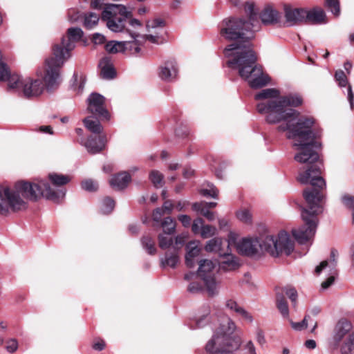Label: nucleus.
Here are the masks:
<instances>
[{
	"label": "nucleus",
	"instance_id": "nucleus-46",
	"mask_svg": "<svg viewBox=\"0 0 354 354\" xmlns=\"http://www.w3.org/2000/svg\"><path fill=\"white\" fill-rule=\"evenodd\" d=\"M187 238L188 234L187 233H183L181 234L178 235L175 238V244L174 245H173L171 248L178 250L183 246Z\"/></svg>",
	"mask_w": 354,
	"mask_h": 354
},
{
	"label": "nucleus",
	"instance_id": "nucleus-11",
	"mask_svg": "<svg viewBox=\"0 0 354 354\" xmlns=\"http://www.w3.org/2000/svg\"><path fill=\"white\" fill-rule=\"evenodd\" d=\"M166 26L165 21L160 17L149 19L146 21L147 34L143 35L147 41L152 44H160L163 41L162 32Z\"/></svg>",
	"mask_w": 354,
	"mask_h": 354
},
{
	"label": "nucleus",
	"instance_id": "nucleus-17",
	"mask_svg": "<svg viewBox=\"0 0 354 354\" xmlns=\"http://www.w3.org/2000/svg\"><path fill=\"white\" fill-rule=\"evenodd\" d=\"M99 68L100 75L103 79L111 80L116 75L111 59L109 57H104L100 61Z\"/></svg>",
	"mask_w": 354,
	"mask_h": 354
},
{
	"label": "nucleus",
	"instance_id": "nucleus-51",
	"mask_svg": "<svg viewBox=\"0 0 354 354\" xmlns=\"http://www.w3.org/2000/svg\"><path fill=\"white\" fill-rule=\"evenodd\" d=\"M209 311L205 315H203L201 317L196 320V326L194 328H200L205 326L209 322L208 317Z\"/></svg>",
	"mask_w": 354,
	"mask_h": 354
},
{
	"label": "nucleus",
	"instance_id": "nucleus-14",
	"mask_svg": "<svg viewBox=\"0 0 354 354\" xmlns=\"http://www.w3.org/2000/svg\"><path fill=\"white\" fill-rule=\"evenodd\" d=\"M178 67L174 59H169L162 64L158 68V77L163 81H174L178 76Z\"/></svg>",
	"mask_w": 354,
	"mask_h": 354
},
{
	"label": "nucleus",
	"instance_id": "nucleus-63",
	"mask_svg": "<svg viewBox=\"0 0 354 354\" xmlns=\"http://www.w3.org/2000/svg\"><path fill=\"white\" fill-rule=\"evenodd\" d=\"M257 341L260 344H263L265 342V337L262 330L258 329L256 333Z\"/></svg>",
	"mask_w": 354,
	"mask_h": 354
},
{
	"label": "nucleus",
	"instance_id": "nucleus-41",
	"mask_svg": "<svg viewBox=\"0 0 354 354\" xmlns=\"http://www.w3.org/2000/svg\"><path fill=\"white\" fill-rule=\"evenodd\" d=\"M238 219L245 223H250L252 215L248 209H242L236 212Z\"/></svg>",
	"mask_w": 354,
	"mask_h": 354
},
{
	"label": "nucleus",
	"instance_id": "nucleus-4",
	"mask_svg": "<svg viewBox=\"0 0 354 354\" xmlns=\"http://www.w3.org/2000/svg\"><path fill=\"white\" fill-rule=\"evenodd\" d=\"M235 244L240 254L252 257H259L264 252L272 257L283 253L289 255L294 249V242L284 231L280 232L277 238L265 233L254 238H244Z\"/></svg>",
	"mask_w": 354,
	"mask_h": 354
},
{
	"label": "nucleus",
	"instance_id": "nucleus-52",
	"mask_svg": "<svg viewBox=\"0 0 354 354\" xmlns=\"http://www.w3.org/2000/svg\"><path fill=\"white\" fill-rule=\"evenodd\" d=\"M6 350L9 353H14L18 348V342L16 339H10L6 342Z\"/></svg>",
	"mask_w": 354,
	"mask_h": 354
},
{
	"label": "nucleus",
	"instance_id": "nucleus-62",
	"mask_svg": "<svg viewBox=\"0 0 354 354\" xmlns=\"http://www.w3.org/2000/svg\"><path fill=\"white\" fill-rule=\"evenodd\" d=\"M173 207H174V205L171 203V202L170 201H166L164 203V204L161 208L163 209V210L165 213L171 214V211L173 209Z\"/></svg>",
	"mask_w": 354,
	"mask_h": 354
},
{
	"label": "nucleus",
	"instance_id": "nucleus-42",
	"mask_svg": "<svg viewBox=\"0 0 354 354\" xmlns=\"http://www.w3.org/2000/svg\"><path fill=\"white\" fill-rule=\"evenodd\" d=\"M341 200L344 205L352 209L353 222L354 223V197L348 194H344L342 196Z\"/></svg>",
	"mask_w": 354,
	"mask_h": 354
},
{
	"label": "nucleus",
	"instance_id": "nucleus-33",
	"mask_svg": "<svg viewBox=\"0 0 354 354\" xmlns=\"http://www.w3.org/2000/svg\"><path fill=\"white\" fill-rule=\"evenodd\" d=\"M170 235L161 233L158 236V245L162 250H166L172 245L174 241Z\"/></svg>",
	"mask_w": 354,
	"mask_h": 354
},
{
	"label": "nucleus",
	"instance_id": "nucleus-48",
	"mask_svg": "<svg viewBox=\"0 0 354 354\" xmlns=\"http://www.w3.org/2000/svg\"><path fill=\"white\" fill-rule=\"evenodd\" d=\"M335 78L337 82H338L339 85L341 87H344L347 84V78L346 75L343 71H336L335 74Z\"/></svg>",
	"mask_w": 354,
	"mask_h": 354
},
{
	"label": "nucleus",
	"instance_id": "nucleus-8",
	"mask_svg": "<svg viewBox=\"0 0 354 354\" xmlns=\"http://www.w3.org/2000/svg\"><path fill=\"white\" fill-rule=\"evenodd\" d=\"M131 28H127V37L129 39L123 41L124 42L125 53L131 55H137L141 50V46L147 41L143 35L138 32L142 24L140 21L136 19H131L129 22Z\"/></svg>",
	"mask_w": 354,
	"mask_h": 354
},
{
	"label": "nucleus",
	"instance_id": "nucleus-61",
	"mask_svg": "<svg viewBox=\"0 0 354 354\" xmlns=\"http://www.w3.org/2000/svg\"><path fill=\"white\" fill-rule=\"evenodd\" d=\"M82 15L79 12H76L75 10H71L68 12V19L71 22H75L80 20Z\"/></svg>",
	"mask_w": 354,
	"mask_h": 354
},
{
	"label": "nucleus",
	"instance_id": "nucleus-45",
	"mask_svg": "<svg viewBox=\"0 0 354 354\" xmlns=\"http://www.w3.org/2000/svg\"><path fill=\"white\" fill-rule=\"evenodd\" d=\"M81 185L83 189L88 192L96 191L98 188L97 183L91 179L82 181Z\"/></svg>",
	"mask_w": 354,
	"mask_h": 354
},
{
	"label": "nucleus",
	"instance_id": "nucleus-34",
	"mask_svg": "<svg viewBox=\"0 0 354 354\" xmlns=\"http://www.w3.org/2000/svg\"><path fill=\"white\" fill-rule=\"evenodd\" d=\"M114 207V201L110 197H106L101 202L100 211L104 214H108L113 211Z\"/></svg>",
	"mask_w": 354,
	"mask_h": 354
},
{
	"label": "nucleus",
	"instance_id": "nucleus-55",
	"mask_svg": "<svg viewBox=\"0 0 354 354\" xmlns=\"http://www.w3.org/2000/svg\"><path fill=\"white\" fill-rule=\"evenodd\" d=\"M330 274L332 275L330 276L326 280L323 281L322 283V288L323 289H326L328 287H330L333 283V282L335 281V275L336 274H333V270L332 269H330Z\"/></svg>",
	"mask_w": 354,
	"mask_h": 354
},
{
	"label": "nucleus",
	"instance_id": "nucleus-23",
	"mask_svg": "<svg viewBox=\"0 0 354 354\" xmlns=\"http://www.w3.org/2000/svg\"><path fill=\"white\" fill-rule=\"evenodd\" d=\"M338 252L335 249H333L330 252V263H328L327 261H322L319 266H317L315 268V272L317 274H319L322 270L326 267H329L330 269L333 270V274H337V270L335 269V267L337 266V259L338 257Z\"/></svg>",
	"mask_w": 354,
	"mask_h": 354
},
{
	"label": "nucleus",
	"instance_id": "nucleus-13",
	"mask_svg": "<svg viewBox=\"0 0 354 354\" xmlns=\"http://www.w3.org/2000/svg\"><path fill=\"white\" fill-rule=\"evenodd\" d=\"M78 142L85 147L89 153L96 154L105 149L107 138L106 135H100L98 136H90L86 140L82 138Z\"/></svg>",
	"mask_w": 354,
	"mask_h": 354
},
{
	"label": "nucleus",
	"instance_id": "nucleus-26",
	"mask_svg": "<svg viewBox=\"0 0 354 354\" xmlns=\"http://www.w3.org/2000/svg\"><path fill=\"white\" fill-rule=\"evenodd\" d=\"M279 12L271 7L266 8L261 15V21L264 24H275L279 21Z\"/></svg>",
	"mask_w": 354,
	"mask_h": 354
},
{
	"label": "nucleus",
	"instance_id": "nucleus-50",
	"mask_svg": "<svg viewBox=\"0 0 354 354\" xmlns=\"http://www.w3.org/2000/svg\"><path fill=\"white\" fill-rule=\"evenodd\" d=\"M204 225V221L202 218L195 219L192 225V230L194 234H201L202 226Z\"/></svg>",
	"mask_w": 354,
	"mask_h": 354
},
{
	"label": "nucleus",
	"instance_id": "nucleus-49",
	"mask_svg": "<svg viewBox=\"0 0 354 354\" xmlns=\"http://www.w3.org/2000/svg\"><path fill=\"white\" fill-rule=\"evenodd\" d=\"M217 203H215V202H205V201H202V202H200V203H194L193 205H192V209H201V207H205L206 209H212V208H214L216 206Z\"/></svg>",
	"mask_w": 354,
	"mask_h": 354
},
{
	"label": "nucleus",
	"instance_id": "nucleus-44",
	"mask_svg": "<svg viewBox=\"0 0 354 354\" xmlns=\"http://www.w3.org/2000/svg\"><path fill=\"white\" fill-rule=\"evenodd\" d=\"M309 319H310V315H306L304 317V319L300 322H294L290 319H289V321L290 322V324H291L292 328H294L296 330H301L307 327L308 322Z\"/></svg>",
	"mask_w": 354,
	"mask_h": 354
},
{
	"label": "nucleus",
	"instance_id": "nucleus-15",
	"mask_svg": "<svg viewBox=\"0 0 354 354\" xmlns=\"http://www.w3.org/2000/svg\"><path fill=\"white\" fill-rule=\"evenodd\" d=\"M22 88L24 95L27 97H37L41 94L44 89V86L40 80L26 77L23 80Z\"/></svg>",
	"mask_w": 354,
	"mask_h": 354
},
{
	"label": "nucleus",
	"instance_id": "nucleus-3",
	"mask_svg": "<svg viewBox=\"0 0 354 354\" xmlns=\"http://www.w3.org/2000/svg\"><path fill=\"white\" fill-rule=\"evenodd\" d=\"M48 180L55 187H52L46 180L37 182L21 180L12 187L0 186V211L7 212L11 208L14 212L26 209L27 201H37L41 197L55 203H59L65 196V189L62 187L70 182L68 176L52 173Z\"/></svg>",
	"mask_w": 354,
	"mask_h": 354
},
{
	"label": "nucleus",
	"instance_id": "nucleus-39",
	"mask_svg": "<svg viewBox=\"0 0 354 354\" xmlns=\"http://www.w3.org/2000/svg\"><path fill=\"white\" fill-rule=\"evenodd\" d=\"M326 6L334 15L339 16L340 8L338 0H326Z\"/></svg>",
	"mask_w": 354,
	"mask_h": 354
},
{
	"label": "nucleus",
	"instance_id": "nucleus-36",
	"mask_svg": "<svg viewBox=\"0 0 354 354\" xmlns=\"http://www.w3.org/2000/svg\"><path fill=\"white\" fill-rule=\"evenodd\" d=\"M149 178L152 183V184L156 187H159L162 186V182H163V175L161 174L159 171L157 170H152L149 173Z\"/></svg>",
	"mask_w": 354,
	"mask_h": 354
},
{
	"label": "nucleus",
	"instance_id": "nucleus-5",
	"mask_svg": "<svg viewBox=\"0 0 354 354\" xmlns=\"http://www.w3.org/2000/svg\"><path fill=\"white\" fill-rule=\"evenodd\" d=\"M83 36L80 28H70L67 36L63 37L59 44L53 47L52 56L46 61V69L44 77L47 90L51 91L60 82V70L64 63L71 57V52L75 48V43Z\"/></svg>",
	"mask_w": 354,
	"mask_h": 354
},
{
	"label": "nucleus",
	"instance_id": "nucleus-6",
	"mask_svg": "<svg viewBox=\"0 0 354 354\" xmlns=\"http://www.w3.org/2000/svg\"><path fill=\"white\" fill-rule=\"evenodd\" d=\"M236 329L235 323L230 318L226 324H221L207 342L205 350L207 354H234L241 343L238 336H232Z\"/></svg>",
	"mask_w": 354,
	"mask_h": 354
},
{
	"label": "nucleus",
	"instance_id": "nucleus-57",
	"mask_svg": "<svg viewBox=\"0 0 354 354\" xmlns=\"http://www.w3.org/2000/svg\"><path fill=\"white\" fill-rule=\"evenodd\" d=\"M92 41L95 44H102L105 42V37L100 33H95L93 35Z\"/></svg>",
	"mask_w": 354,
	"mask_h": 354
},
{
	"label": "nucleus",
	"instance_id": "nucleus-12",
	"mask_svg": "<svg viewBox=\"0 0 354 354\" xmlns=\"http://www.w3.org/2000/svg\"><path fill=\"white\" fill-rule=\"evenodd\" d=\"M236 236L234 233H230L228 240H223L221 238H214L208 241L205 246V249L209 252H216L218 254L223 255L226 250H230V246L236 243Z\"/></svg>",
	"mask_w": 354,
	"mask_h": 354
},
{
	"label": "nucleus",
	"instance_id": "nucleus-18",
	"mask_svg": "<svg viewBox=\"0 0 354 354\" xmlns=\"http://www.w3.org/2000/svg\"><path fill=\"white\" fill-rule=\"evenodd\" d=\"M130 181V174L124 171L113 176L109 180V183L114 189L121 190L126 188Z\"/></svg>",
	"mask_w": 354,
	"mask_h": 354
},
{
	"label": "nucleus",
	"instance_id": "nucleus-58",
	"mask_svg": "<svg viewBox=\"0 0 354 354\" xmlns=\"http://www.w3.org/2000/svg\"><path fill=\"white\" fill-rule=\"evenodd\" d=\"M9 76V71L7 66L4 64H0V80L3 81L7 80Z\"/></svg>",
	"mask_w": 354,
	"mask_h": 354
},
{
	"label": "nucleus",
	"instance_id": "nucleus-60",
	"mask_svg": "<svg viewBox=\"0 0 354 354\" xmlns=\"http://www.w3.org/2000/svg\"><path fill=\"white\" fill-rule=\"evenodd\" d=\"M243 348L246 351L247 354H257L255 346L251 340L248 341L243 346Z\"/></svg>",
	"mask_w": 354,
	"mask_h": 354
},
{
	"label": "nucleus",
	"instance_id": "nucleus-10",
	"mask_svg": "<svg viewBox=\"0 0 354 354\" xmlns=\"http://www.w3.org/2000/svg\"><path fill=\"white\" fill-rule=\"evenodd\" d=\"M87 110L100 120L109 121L111 115L105 106V97L97 93H91L87 99Z\"/></svg>",
	"mask_w": 354,
	"mask_h": 354
},
{
	"label": "nucleus",
	"instance_id": "nucleus-54",
	"mask_svg": "<svg viewBox=\"0 0 354 354\" xmlns=\"http://www.w3.org/2000/svg\"><path fill=\"white\" fill-rule=\"evenodd\" d=\"M178 219L185 227H188L191 225V217L188 215L180 214L178 216Z\"/></svg>",
	"mask_w": 354,
	"mask_h": 354
},
{
	"label": "nucleus",
	"instance_id": "nucleus-38",
	"mask_svg": "<svg viewBox=\"0 0 354 354\" xmlns=\"http://www.w3.org/2000/svg\"><path fill=\"white\" fill-rule=\"evenodd\" d=\"M207 187V188L202 189L200 191L201 194L204 196H209L214 198H216L218 194V189L213 184L208 183Z\"/></svg>",
	"mask_w": 354,
	"mask_h": 354
},
{
	"label": "nucleus",
	"instance_id": "nucleus-28",
	"mask_svg": "<svg viewBox=\"0 0 354 354\" xmlns=\"http://www.w3.org/2000/svg\"><path fill=\"white\" fill-rule=\"evenodd\" d=\"M276 304L277 309L284 319H289V308L287 301L283 294L277 293Z\"/></svg>",
	"mask_w": 354,
	"mask_h": 354
},
{
	"label": "nucleus",
	"instance_id": "nucleus-37",
	"mask_svg": "<svg viewBox=\"0 0 354 354\" xmlns=\"http://www.w3.org/2000/svg\"><path fill=\"white\" fill-rule=\"evenodd\" d=\"M72 81V88L78 93H81L83 91L85 84L84 77L81 76L80 80H78L77 75L74 73Z\"/></svg>",
	"mask_w": 354,
	"mask_h": 354
},
{
	"label": "nucleus",
	"instance_id": "nucleus-47",
	"mask_svg": "<svg viewBox=\"0 0 354 354\" xmlns=\"http://www.w3.org/2000/svg\"><path fill=\"white\" fill-rule=\"evenodd\" d=\"M283 292L286 293V295L289 297L290 301L292 303L293 307L296 306L297 304V299L298 297V294L295 288H286L283 290Z\"/></svg>",
	"mask_w": 354,
	"mask_h": 354
},
{
	"label": "nucleus",
	"instance_id": "nucleus-31",
	"mask_svg": "<svg viewBox=\"0 0 354 354\" xmlns=\"http://www.w3.org/2000/svg\"><path fill=\"white\" fill-rule=\"evenodd\" d=\"M83 25L86 29L93 28L99 21V16L94 12H89L84 15Z\"/></svg>",
	"mask_w": 354,
	"mask_h": 354
},
{
	"label": "nucleus",
	"instance_id": "nucleus-64",
	"mask_svg": "<svg viewBox=\"0 0 354 354\" xmlns=\"http://www.w3.org/2000/svg\"><path fill=\"white\" fill-rule=\"evenodd\" d=\"M104 347L105 343L102 340L98 341L93 345V349L96 351H102L104 348Z\"/></svg>",
	"mask_w": 354,
	"mask_h": 354
},
{
	"label": "nucleus",
	"instance_id": "nucleus-7",
	"mask_svg": "<svg viewBox=\"0 0 354 354\" xmlns=\"http://www.w3.org/2000/svg\"><path fill=\"white\" fill-rule=\"evenodd\" d=\"M132 17V12L126 6L121 4H109L102 13V19L106 23L107 28L114 32L127 34V28H131L129 25Z\"/></svg>",
	"mask_w": 354,
	"mask_h": 354
},
{
	"label": "nucleus",
	"instance_id": "nucleus-24",
	"mask_svg": "<svg viewBox=\"0 0 354 354\" xmlns=\"http://www.w3.org/2000/svg\"><path fill=\"white\" fill-rule=\"evenodd\" d=\"M100 120L97 117L95 118L93 115L84 118L83 122L86 128L91 133L100 134L103 131V127L100 124Z\"/></svg>",
	"mask_w": 354,
	"mask_h": 354
},
{
	"label": "nucleus",
	"instance_id": "nucleus-9",
	"mask_svg": "<svg viewBox=\"0 0 354 354\" xmlns=\"http://www.w3.org/2000/svg\"><path fill=\"white\" fill-rule=\"evenodd\" d=\"M215 268L216 263L211 260L203 259L199 261L198 274L203 279L210 296H214L218 292V284L212 274Z\"/></svg>",
	"mask_w": 354,
	"mask_h": 354
},
{
	"label": "nucleus",
	"instance_id": "nucleus-27",
	"mask_svg": "<svg viewBox=\"0 0 354 354\" xmlns=\"http://www.w3.org/2000/svg\"><path fill=\"white\" fill-rule=\"evenodd\" d=\"M194 244L190 242L187 246L188 251L185 256V263L189 268H193L195 266L194 259L199 255L201 250L197 245H194Z\"/></svg>",
	"mask_w": 354,
	"mask_h": 354
},
{
	"label": "nucleus",
	"instance_id": "nucleus-59",
	"mask_svg": "<svg viewBox=\"0 0 354 354\" xmlns=\"http://www.w3.org/2000/svg\"><path fill=\"white\" fill-rule=\"evenodd\" d=\"M202 289V286L198 282H192L188 286V291L192 293L198 292Z\"/></svg>",
	"mask_w": 354,
	"mask_h": 354
},
{
	"label": "nucleus",
	"instance_id": "nucleus-16",
	"mask_svg": "<svg viewBox=\"0 0 354 354\" xmlns=\"http://www.w3.org/2000/svg\"><path fill=\"white\" fill-rule=\"evenodd\" d=\"M285 17L289 26L306 22V10L302 8H285Z\"/></svg>",
	"mask_w": 354,
	"mask_h": 354
},
{
	"label": "nucleus",
	"instance_id": "nucleus-1",
	"mask_svg": "<svg viewBox=\"0 0 354 354\" xmlns=\"http://www.w3.org/2000/svg\"><path fill=\"white\" fill-rule=\"evenodd\" d=\"M257 100H261L257 105L259 113L266 115L269 124H279L277 130L286 132V138L292 140V146L297 152L294 159L305 167L300 169L297 180L301 184L310 183L313 188L304 190L306 207H301V216L304 225L292 232L295 239L305 244L315 234L318 225L317 216L322 212V201L324 197L321 190L326 183L321 177L322 162L315 149L320 144L315 140L316 134L313 129L315 120L311 117L301 116L292 109L303 102L302 97L297 93L280 96L276 88H266L255 95Z\"/></svg>",
	"mask_w": 354,
	"mask_h": 354
},
{
	"label": "nucleus",
	"instance_id": "nucleus-25",
	"mask_svg": "<svg viewBox=\"0 0 354 354\" xmlns=\"http://www.w3.org/2000/svg\"><path fill=\"white\" fill-rule=\"evenodd\" d=\"M325 13L322 8H315L310 10H306V22L312 24H320L324 21Z\"/></svg>",
	"mask_w": 354,
	"mask_h": 354
},
{
	"label": "nucleus",
	"instance_id": "nucleus-35",
	"mask_svg": "<svg viewBox=\"0 0 354 354\" xmlns=\"http://www.w3.org/2000/svg\"><path fill=\"white\" fill-rule=\"evenodd\" d=\"M342 354H354V331L351 333L342 348Z\"/></svg>",
	"mask_w": 354,
	"mask_h": 354
},
{
	"label": "nucleus",
	"instance_id": "nucleus-21",
	"mask_svg": "<svg viewBox=\"0 0 354 354\" xmlns=\"http://www.w3.org/2000/svg\"><path fill=\"white\" fill-rule=\"evenodd\" d=\"M179 262L178 252L176 250L171 248L168 250L165 255V257L160 259V263L162 268L169 266L175 268Z\"/></svg>",
	"mask_w": 354,
	"mask_h": 354
},
{
	"label": "nucleus",
	"instance_id": "nucleus-40",
	"mask_svg": "<svg viewBox=\"0 0 354 354\" xmlns=\"http://www.w3.org/2000/svg\"><path fill=\"white\" fill-rule=\"evenodd\" d=\"M216 229L210 225H204L202 226L201 236L203 239H207L213 236L216 234Z\"/></svg>",
	"mask_w": 354,
	"mask_h": 354
},
{
	"label": "nucleus",
	"instance_id": "nucleus-53",
	"mask_svg": "<svg viewBox=\"0 0 354 354\" xmlns=\"http://www.w3.org/2000/svg\"><path fill=\"white\" fill-rule=\"evenodd\" d=\"M201 209H194L196 212H200L202 215H203L209 221H213L215 218L214 214L212 212H210L208 209H206L204 207H201Z\"/></svg>",
	"mask_w": 354,
	"mask_h": 354
},
{
	"label": "nucleus",
	"instance_id": "nucleus-32",
	"mask_svg": "<svg viewBox=\"0 0 354 354\" xmlns=\"http://www.w3.org/2000/svg\"><path fill=\"white\" fill-rule=\"evenodd\" d=\"M163 233L173 234L176 232V221L171 217H166L161 223Z\"/></svg>",
	"mask_w": 354,
	"mask_h": 354
},
{
	"label": "nucleus",
	"instance_id": "nucleus-22",
	"mask_svg": "<svg viewBox=\"0 0 354 354\" xmlns=\"http://www.w3.org/2000/svg\"><path fill=\"white\" fill-rule=\"evenodd\" d=\"M226 307L235 312L238 315L241 316L243 319H245L249 322H252V316L246 310L240 306L235 301L232 299H228L225 304Z\"/></svg>",
	"mask_w": 354,
	"mask_h": 354
},
{
	"label": "nucleus",
	"instance_id": "nucleus-2",
	"mask_svg": "<svg viewBox=\"0 0 354 354\" xmlns=\"http://www.w3.org/2000/svg\"><path fill=\"white\" fill-rule=\"evenodd\" d=\"M245 10L249 16L248 21L234 17L225 19L219 25L220 34L224 39L234 41L223 50L227 58V66L236 70L250 87L258 88L268 84L270 78L257 64V56L249 41L253 32L259 28L258 12L250 2L245 3Z\"/></svg>",
	"mask_w": 354,
	"mask_h": 354
},
{
	"label": "nucleus",
	"instance_id": "nucleus-29",
	"mask_svg": "<svg viewBox=\"0 0 354 354\" xmlns=\"http://www.w3.org/2000/svg\"><path fill=\"white\" fill-rule=\"evenodd\" d=\"M142 248L149 254L153 255L156 253L155 241L149 234L144 235L141 239Z\"/></svg>",
	"mask_w": 354,
	"mask_h": 354
},
{
	"label": "nucleus",
	"instance_id": "nucleus-20",
	"mask_svg": "<svg viewBox=\"0 0 354 354\" xmlns=\"http://www.w3.org/2000/svg\"><path fill=\"white\" fill-rule=\"evenodd\" d=\"M351 329V324L346 319L340 320L336 324L334 329L333 341L336 345H338L344 336Z\"/></svg>",
	"mask_w": 354,
	"mask_h": 354
},
{
	"label": "nucleus",
	"instance_id": "nucleus-19",
	"mask_svg": "<svg viewBox=\"0 0 354 354\" xmlns=\"http://www.w3.org/2000/svg\"><path fill=\"white\" fill-rule=\"evenodd\" d=\"M221 259L219 261L220 268L222 270L230 271L239 268V264L236 258L231 254L230 249L224 252L223 255H220Z\"/></svg>",
	"mask_w": 354,
	"mask_h": 354
},
{
	"label": "nucleus",
	"instance_id": "nucleus-43",
	"mask_svg": "<svg viewBox=\"0 0 354 354\" xmlns=\"http://www.w3.org/2000/svg\"><path fill=\"white\" fill-rule=\"evenodd\" d=\"M8 86L10 88H15L19 87V86H22L23 80H21L20 77L17 75H12L9 74L8 77Z\"/></svg>",
	"mask_w": 354,
	"mask_h": 354
},
{
	"label": "nucleus",
	"instance_id": "nucleus-56",
	"mask_svg": "<svg viewBox=\"0 0 354 354\" xmlns=\"http://www.w3.org/2000/svg\"><path fill=\"white\" fill-rule=\"evenodd\" d=\"M165 214L163 209L158 207L153 212V220L156 222H160L162 216Z\"/></svg>",
	"mask_w": 354,
	"mask_h": 354
},
{
	"label": "nucleus",
	"instance_id": "nucleus-30",
	"mask_svg": "<svg viewBox=\"0 0 354 354\" xmlns=\"http://www.w3.org/2000/svg\"><path fill=\"white\" fill-rule=\"evenodd\" d=\"M105 49L109 53H125L124 42L110 41L106 44Z\"/></svg>",
	"mask_w": 354,
	"mask_h": 354
}]
</instances>
